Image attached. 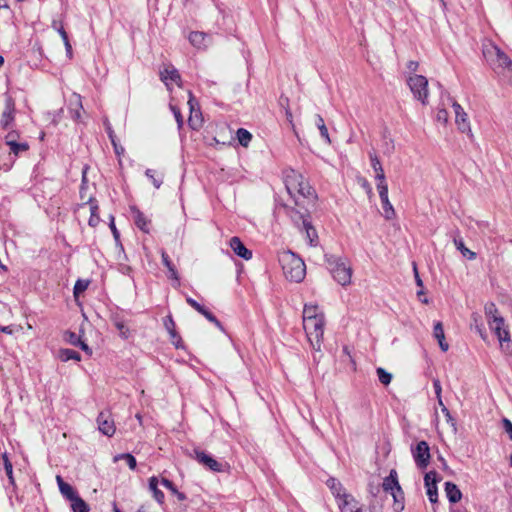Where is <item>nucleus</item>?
<instances>
[{"label": "nucleus", "mask_w": 512, "mask_h": 512, "mask_svg": "<svg viewBox=\"0 0 512 512\" xmlns=\"http://www.w3.org/2000/svg\"><path fill=\"white\" fill-rule=\"evenodd\" d=\"M418 63L417 62H410L409 65H408V68L411 70V71H416L417 68H418Z\"/></svg>", "instance_id": "obj_60"}, {"label": "nucleus", "mask_w": 512, "mask_h": 512, "mask_svg": "<svg viewBox=\"0 0 512 512\" xmlns=\"http://www.w3.org/2000/svg\"><path fill=\"white\" fill-rule=\"evenodd\" d=\"M159 485V479L156 476H152L148 479V487L151 491L154 500L162 505L165 500L164 493L158 488Z\"/></svg>", "instance_id": "obj_26"}, {"label": "nucleus", "mask_w": 512, "mask_h": 512, "mask_svg": "<svg viewBox=\"0 0 512 512\" xmlns=\"http://www.w3.org/2000/svg\"><path fill=\"white\" fill-rule=\"evenodd\" d=\"M337 502L341 512H358L361 509L357 501L346 492L337 494Z\"/></svg>", "instance_id": "obj_14"}, {"label": "nucleus", "mask_w": 512, "mask_h": 512, "mask_svg": "<svg viewBox=\"0 0 512 512\" xmlns=\"http://www.w3.org/2000/svg\"><path fill=\"white\" fill-rule=\"evenodd\" d=\"M196 459L202 463L203 465L207 466L210 470L214 472H221L222 467L221 464L218 463L214 458L206 454L202 451H196L195 452Z\"/></svg>", "instance_id": "obj_21"}, {"label": "nucleus", "mask_w": 512, "mask_h": 512, "mask_svg": "<svg viewBox=\"0 0 512 512\" xmlns=\"http://www.w3.org/2000/svg\"><path fill=\"white\" fill-rule=\"evenodd\" d=\"M111 320L113 321L116 329L119 332V336L126 340L130 337L131 331L129 327L126 325L125 321L119 318L118 316H112Z\"/></svg>", "instance_id": "obj_30"}, {"label": "nucleus", "mask_w": 512, "mask_h": 512, "mask_svg": "<svg viewBox=\"0 0 512 512\" xmlns=\"http://www.w3.org/2000/svg\"><path fill=\"white\" fill-rule=\"evenodd\" d=\"M502 424L509 438L512 440V422L509 419L504 418L502 420Z\"/></svg>", "instance_id": "obj_51"}, {"label": "nucleus", "mask_w": 512, "mask_h": 512, "mask_svg": "<svg viewBox=\"0 0 512 512\" xmlns=\"http://www.w3.org/2000/svg\"><path fill=\"white\" fill-rule=\"evenodd\" d=\"M236 137H237V140L238 142L243 146V147H248L251 140H252V134L244 129V128H239L236 132Z\"/></svg>", "instance_id": "obj_35"}, {"label": "nucleus", "mask_w": 512, "mask_h": 512, "mask_svg": "<svg viewBox=\"0 0 512 512\" xmlns=\"http://www.w3.org/2000/svg\"><path fill=\"white\" fill-rule=\"evenodd\" d=\"M88 203L90 205L91 213L88 224L91 227H96L100 222V216L98 214V205L92 198L89 199Z\"/></svg>", "instance_id": "obj_34"}, {"label": "nucleus", "mask_w": 512, "mask_h": 512, "mask_svg": "<svg viewBox=\"0 0 512 512\" xmlns=\"http://www.w3.org/2000/svg\"><path fill=\"white\" fill-rule=\"evenodd\" d=\"M0 331H2L3 333H6V334H11V331L8 329V327H2V328H0Z\"/></svg>", "instance_id": "obj_61"}, {"label": "nucleus", "mask_w": 512, "mask_h": 512, "mask_svg": "<svg viewBox=\"0 0 512 512\" xmlns=\"http://www.w3.org/2000/svg\"><path fill=\"white\" fill-rule=\"evenodd\" d=\"M330 488L333 490V493L337 497L338 493H343L345 490L342 488L341 484L338 483L335 479H331L328 481Z\"/></svg>", "instance_id": "obj_49"}, {"label": "nucleus", "mask_w": 512, "mask_h": 512, "mask_svg": "<svg viewBox=\"0 0 512 512\" xmlns=\"http://www.w3.org/2000/svg\"><path fill=\"white\" fill-rule=\"evenodd\" d=\"M415 279H416V283L418 286L422 287L423 286V282L421 280V278L419 277V274L417 272V269L415 268Z\"/></svg>", "instance_id": "obj_59"}, {"label": "nucleus", "mask_w": 512, "mask_h": 512, "mask_svg": "<svg viewBox=\"0 0 512 512\" xmlns=\"http://www.w3.org/2000/svg\"><path fill=\"white\" fill-rule=\"evenodd\" d=\"M64 337H65V340L70 343L71 345H74V346H77L79 341H80V337H78L75 333L73 332H66L64 334Z\"/></svg>", "instance_id": "obj_46"}, {"label": "nucleus", "mask_w": 512, "mask_h": 512, "mask_svg": "<svg viewBox=\"0 0 512 512\" xmlns=\"http://www.w3.org/2000/svg\"><path fill=\"white\" fill-rule=\"evenodd\" d=\"M303 329L313 350L320 352L324 339L325 313L315 303H306L302 313Z\"/></svg>", "instance_id": "obj_1"}, {"label": "nucleus", "mask_w": 512, "mask_h": 512, "mask_svg": "<svg viewBox=\"0 0 512 512\" xmlns=\"http://www.w3.org/2000/svg\"><path fill=\"white\" fill-rule=\"evenodd\" d=\"M186 301L197 312H199L201 315H203L208 321L213 323L218 329H220L221 331L224 330L222 324L217 320V318L209 310H207L203 305L199 304L197 301H195L193 298H190V297H188L186 299Z\"/></svg>", "instance_id": "obj_16"}, {"label": "nucleus", "mask_w": 512, "mask_h": 512, "mask_svg": "<svg viewBox=\"0 0 512 512\" xmlns=\"http://www.w3.org/2000/svg\"><path fill=\"white\" fill-rule=\"evenodd\" d=\"M314 119H315V124L318 127L320 134H321L322 138L324 139L325 143L330 145L332 143V140L330 138L328 128L326 127L323 117L319 114H316Z\"/></svg>", "instance_id": "obj_31"}, {"label": "nucleus", "mask_w": 512, "mask_h": 512, "mask_svg": "<svg viewBox=\"0 0 512 512\" xmlns=\"http://www.w3.org/2000/svg\"><path fill=\"white\" fill-rule=\"evenodd\" d=\"M452 109L457 130L469 139H473L475 135L467 111L456 101L452 103Z\"/></svg>", "instance_id": "obj_8"}, {"label": "nucleus", "mask_w": 512, "mask_h": 512, "mask_svg": "<svg viewBox=\"0 0 512 512\" xmlns=\"http://www.w3.org/2000/svg\"><path fill=\"white\" fill-rule=\"evenodd\" d=\"M433 386H434L438 405H442L444 402L442 400V387H441V383H440L439 379L433 380Z\"/></svg>", "instance_id": "obj_45"}, {"label": "nucleus", "mask_w": 512, "mask_h": 512, "mask_svg": "<svg viewBox=\"0 0 512 512\" xmlns=\"http://www.w3.org/2000/svg\"><path fill=\"white\" fill-rule=\"evenodd\" d=\"M109 221H110V223H109V227H110V229H111V231H112L113 237H114L115 241H116V242H118V241H119V238H120V234H119V232H118V230H117V228H116V225H115V218H114V216H113V215H110V216H109Z\"/></svg>", "instance_id": "obj_48"}, {"label": "nucleus", "mask_w": 512, "mask_h": 512, "mask_svg": "<svg viewBox=\"0 0 512 512\" xmlns=\"http://www.w3.org/2000/svg\"><path fill=\"white\" fill-rule=\"evenodd\" d=\"M406 83L414 97L421 104L426 105L429 98V83L428 79L416 73H411L406 79Z\"/></svg>", "instance_id": "obj_6"}, {"label": "nucleus", "mask_w": 512, "mask_h": 512, "mask_svg": "<svg viewBox=\"0 0 512 512\" xmlns=\"http://www.w3.org/2000/svg\"><path fill=\"white\" fill-rule=\"evenodd\" d=\"M487 323L490 330L496 335L499 347L504 353L512 352V339L503 317L499 314L494 304L485 308Z\"/></svg>", "instance_id": "obj_3"}, {"label": "nucleus", "mask_w": 512, "mask_h": 512, "mask_svg": "<svg viewBox=\"0 0 512 512\" xmlns=\"http://www.w3.org/2000/svg\"><path fill=\"white\" fill-rule=\"evenodd\" d=\"M89 286V280L79 279L74 285V296L77 297L79 294L84 292Z\"/></svg>", "instance_id": "obj_43"}, {"label": "nucleus", "mask_w": 512, "mask_h": 512, "mask_svg": "<svg viewBox=\"0 0 512 512\" xmlns=\"http://www.w3.org/2000/svg\"><path fill=\"white\" fill-rule=\"evenodd\" d=\"M145 174L152 181V183L156 189H159L161 187L162 182H163L162 175L158 174L156 171H154L152 169L146 170Z\"/></svg>", "instance_id": "obj_40"}, {"label": "nucleus", "mask_w": 512, "mask_h": 512, "mask_svg": "<svg viewBox=\"0 0 512 512\" xmlns=\"http://www.w3.org/2000/svg\"><path fill=\"white\" fill-rule=\"evenodd\" d=\"M135 417H136V419L138 420L139 424H140V425H142V423H143V418H142V416H141L140 414H136V416H135Z\"/></svg>", "instance_id": "obj_62"}, {"label": "nucleus", "mask_w": 512, "mask_h": 512, "mask_svg": "<svg viewBox=\"0 0 512 512\" xmlns=\"http://www.w3.org/2000/svg\"><path fill=\"white\" fill-rule=\"evenodd\" d=\"M454 244L456 248L461 252V254L466 257L469 260H474L476 258V253L468 249L465 245L463 240L461 239H455Z\"/></svg>", "instance_id": "obj_36"}, {"label": "nucleus", "mask_w": 512, "mask_h": 512, "mask_svg": "<svg viewBox=\"0 0 512 512\" xmlns=\"http://www.w3.org/2000/svg\"><path fill=\"white\" fill-rule=\"evenodd\" d=\"M188 94H189L188 105H189V110H190L188 124L192 129L197 130L203 124V117H202V113L199 109L198 103L195 101L194 97L192 96V94L190 92Z\"/></svg>", "instance_id": "obj_11"}, {"label": "nucleus", "mask_w": 512, "mask_h": 512, "mask_svg": "<svg viewBox=\"0 0 512 512\" xmlns=\"http://www.w3.org/2000/svg\"><path fill=\"white\" fill-rule=\"evenodd\" d=\"M161 79L171 89L174 85L180 86V75L175 69H166L161 72Z\"/></svg>", "instance_id": "obj_23"}, {"label": "nucleus", "mask_w": 512, "mask_h": 512, "mask_svg": "<svg viewBox=\"0 0 512 512\" xmlns=\"http://www.w3.org/2000/svg\"><path fill=\"white\" fill-rule=\"evenodd\" d=\"M380 200H381V206H382V215L386 220H393L396 217L395 209L390 202L389 199V190L388 186L379 187L377 188Z\"/></svg>", "instance_id": "obj_10"}, {"label": "nucleus", "mask_w": 512, "mask_h": 512, "mask_svg": "<svg viewBox=\"0 0 512 512\" xmlns=\"http://www.w3.org/2000/svg\"><path fill=\"white\" fill-rule=\"evenodd\" d=\"M97 423H98L99 431L101 433H103L104 435L111 437L115 434L116 427H115L114 421L110 415L105 414V413H100L97 418Z\"/></svg>", "instance_id": "obj_15"}, {"label": "nucleus", "mask_w": 512, "mask_h": 512, "mask_svg": "<svg viewBox=\"0 0 512 512\" xmlns=\"http://www.w3.org/2000/svg\"><path fill=\"white\" fill-rule=\"evenodd\" d=\"M6 144L10 147L12 153L14 155H18L21 152H25L29 149V144L27 142L18 143L12 137V133H9L5 138Z\"/></svg>", "instance_id": "obj_27"}, {"label": "nucleus", "mask_w": 512, "mask_h": 512, "mask_svg": "<svg viewBox=\"0 0 512 512\" xmlns=\"http://www.w3.org/2000/svg\"><path fill=\"white\" fill-rule=\"evenodd\" d=\"M169 277L174 279L175 281H178V274L174 266L168 268Z\"/></svg>", "instance_id": "obj_56"}, {"label": "nucleus", "mask_w": 512, "mask_h": 512, "mask_svg": "<svg viewBox=\"0 0 512 512\" xmlns=\"http://www.w3.org/2000/svg\"><path fill=\"white\" fill-rule=\"evenodd\" d=\"M278 261L281 265L284 277L295 283H300L306 275V266L304 261L290 250L282 251L278 254Z\"/></svg>", "instance_id": "obj_4"}, {"label": "nucleus", "mask_w": 512, "mask_h": 512, "mask_svg": "<svg viewBox=\"0 0 512 512\" xmlns=\"http://www.w3.org/2000/svg\"><path fill=\"white\" fill-rule=\"evenodd\" d=\"M433 336L437 340L440 349L443 352H447L449 350V344L445 339V332H444L443 324L440 321H438L434 324Z\"/></svg>", "instance_id": "obj_22"}, {"label": "nucleus", "mask_w": 512, "mask_h": 512, "mask_svg": "<svg viewBox=\"0 0 512 512\" xmlns=\"http://www.w3.org/2000/svg\"><path fill=\"white\" fill-rule=\"evenodd\" d=\"M70 502L71 509L73 512H89V506L80 496H78L77 498L73 499Z\"/></svg>", "instance_id": "obj_38"}, {"label": "nucleus", "mask_w": 512, "mask_h": 512, "mask_svg": "<svg viewBox=\"0 0 512 512\" xmlns=\"http://www.w3.org/2000/svg\"><path fill=\"white\" fill-rule=\"evenodd\" d=\"M58 358L62 362H67L69 360H74L77 362L81 361V356L79 355V353H77L76 351H74L72 349H68V348L60 349L58 351Z\"/></svg>", "instance_id": "obj_33"}, {"label": "nucleus", "mask_w": 512, "mask_h": 512, "mask_svg": "<svg viewBox=\"0 0 512 512\" xmlns=\"http://www.w3.org/2000/svg\"><path fill=\"white\" fill-rule=\"evenodd\" d=\"M112 143H113V146H114V148H115V152H116L118 155H121V154L124 152V148H123V147L118 146L114 140H112Z\"/></svg>", "instance_id": "obj_58"}, {"label": "nucleus", "mask_w": 512, "mask_h": 512, "mask_svg": "<svg viewBox=\"0 0 512 512\" xmlns=\"http://www.w3.org/2000/svg\"><path fill=\"white\" fill-rule=\"evenodd\" d=\"M171 110H172V112L174 114V117L176 119L178 128L181 129L184 122H183V118H182V115L180 113V110L178 108H176L175 106H172V105H171Z\"/></svg>", "instance_id": "obj_50"}, {"label": "nucleus", "mask_w": 512, "mask_h": 512, "mask_svg": "<svg viewBox=\"0 0 512 512\" xmlns=\"http://www.w3.org/2000/svg\"><path fill=\"white\" fill-rule=\"evenodd\" d=\"M437 121L442 124H447L449 115L446 109H439L436 114Z\"/></svg>", "instance_id": "obj_47"}, {"label": "nucleus", "mask_w": 512, "mask_h": 512, "mask_svg": "<svg viewBox=\"0 0 512 512\" xmlns=\"http://www.w3.org/2000/svg\"><path fill=\"white\" fill-rule=\"evenodd\" d=\"M54 27L57 30V32L59 33V35L61 36L62 40L66 41V39H68V36H67V33L64 30L63 26L60 25L59 27H57L56 22H54Z\"/></svg>", "instance_id": "obj_52"}, {"label": "nucleus", "mask_w": 512, "mask_h": 512, "mask_svg": "<svg viewBox=\"0 0 512 512\" xmlns=\"http://www.w3.org/2000/svg\"><path fill=\"white\" fill-rule=\"evenodd\" d=\"M445 494H446V497L448 498L449 502H451V503H457L462 498L461 491L459 490L457 485H455L452 482L445 483Z\"/></svg>", "instance_id": "obj_28"}, {"label": "nucleus", "mask_w": 512, "mask_h": 512, "mask_svg": "<svg viewBox=\"0 0 512 512\" xmlns=\"http://www.w3.org/2000/svg\"><path fill=\"white\" fill-rule=\"evenodd\" d=\"M161 483H162V485H163L165 488H167V489H168V490H169L173 495H175L179 501H184V500L186 499L185 494H184V493H182V492H180V491H179V490L174 486V484H173L170 480H168V479H166V478H163V479L161 480Z\"/></svg>", "instance_id": "obj_37"}, {"label": "nucleus", "mask_w": 512, "mask_h": 512, "mask_svg": "<svg viewBox=\"0 0 512 512\" xmlns=\"http://www.w3.org/2000/svg\"><path fill=\"white\" fill-rule=\"evenodd\" d=\"M426 493L431 503H436L438 500L437 491V474L434 471H430L425 474L424 477Z\"/></svg>", "instance_id": "obj_13"}, {"label": "nucleus", "mask_w": 512, "mask_h": 512, "mask_svg": "<svg viewBox=\"0 0 512 512\" xmlns=\"http://www.w3.org/2000/svg\"><path fill=\"white\" fill-rule=\"evenodd\" d=\"M131 211H132V213L134 215L135 224L137 225V227L140 230H142L143 232L148 233L149 232V227H148L149 221H148V219L136 207H131Z\"/></svg>", "instance_id": "obj_29"}, {"label": "nucleus", "mask_w": 512, "mask_h": 512, "mask_svg": "<svg viewBox=\"0 0 512 512\" xmlns=\"http://www.w3.org/2000/svg\"><path fill=\"white\" fill-rule=\"evenodd\" d=\"M376 373H377L379 381L383 385L388 386L391 383L393 376L390 372H388L387 370H385L382 367H379L376 369Z\"/></svg>", "instance_id": "obj_39"}, {"label": "nucleus", "mask_w": 512, "mask_h": 512, "mask_svg": "<svg viewBox=\"0 0 512 512\" xmlns=\"http://www.w3.org/2000/svg\"><path fill=\"white\" fill-rule=\"evenodd\" d=\"M162 261L167 269L173 266L169 260L168 255L165 252L162 253Z\"/></svg>", "instance_id": "obj_55"}, {"label": "nucleus", "mask_w": 512, "mask_h": 512, "mask_svg": "<svg viewBox=\"0 0 512 512\" xmlns=\"http://www.w3.org/2000/svg\"><path fill=\"white\" fill-rule=\"evenodd\" d=\"M188 40L192 46L199 50H204L210 45L209 36L206 33L200 31L191 32L188 35Z\"/></svg>", "instance_id": "obj_17"}, {"label": "nucleus", "mask_w": 512, "mask_h": 512, "mask_svg": "<svg viewBox=\"0 0 512 512\" xmlns=\"http://www.w3.org/2000/svg\"><path fill=\"white\" fill-rule=\"evenodd\" d=\"M283 179L287 192L297 206L308 208L315 204L316 192L300 172L287 169L283 173Z\"/></svg>", "instance_id": "obj_2"}, {"label": "nucleus", "mask_w": 512, "mask_h": 512, "mask_svg": "<svg viewBox=\"0 0 512 512\" xmlns=\"http://www.w3.org/2000/svg\"><path fill=\"white\" fill-rule=\"evenodd\" d=\"M56 482L60 493L69 501H72L79 496L70 484L64 482L60 475L56 476Z\"/></svg>", "instance_id": "obj_24"}, {"label": "nucleus", "mask_w": 512, "mask_h": 512, "mask_svg": "<svg viewBox=\"0 0 512 512\" xmlns=\"http://www.w3.org/2000/svg\"><path fill=\"white\" fill-rule=\"evenodd\" d=\"M164 325L167 329L168 334L171 337V341H172L173 345L178 349L183 348V343H182L181 337L177 334V332L175 330V323H174L173 319L171 317H167L164 321Z\"/></svg>", "instance_id": "obj_25"}, {"label": "nucleus", "mask_w": 512, "mask_h": 512, "mask_svg": "<svg viewBox=\"0 0 512 512\" xmlns=\"http://www.w3.org/2000/svg\"><path fill=\"white\" fill-rule=\"evenodd\" d=\"M4 467H5L6 473H7L8 477H9L10 481L13 482L14 481V479H13V467H12L11 462H7Z\"/></svg>", "instance_id": "obj_53"}, {"label": "nucleus", "mask_w": 512, "mask_h": 512, "mask_svg": "<svg viewBox=\"0 0 512 512\" xmlns=\"http://www.w3.org/2000/svg\"><path fill=\"white\" fill-rule=\"evenodd\" d=\"M382 487L383 490L389 494L402 489L399 483L398 473L395 469H392L389 475L383 479Z\"/></svg>", "instance_id": "obj_19"}, {"label": "nucleus", "mask_w": 512, "mask_h": 512, "mask_svg": "<svg viewBox=\"0 0 512 512\" xmlns=\"http://www.w3.org/2000/svg\"><path fill=\"white\" fill-rule=\"evenodd\" d=\"M413 458L417 466L421 469L427 468L430 462V448L426 441H420L412 449Z\"/></svg>", "instance_id": "obj_9"}, {"label": "nucleus", "mask_w": 512, "mask_h": 512, "mask_svg": "<svg viewBox=\"0 0 512 512\" xmlns=\"http://www.w3.org/2000/svg\"><path fill=\"white\" fill-rule=\"evenodd\" d=\"M329 269L332 277L342 286H347L352 282V267L348 260L342 258H331L329 260Z\"/></svg>", "instance_id": "obj_7"}, {"label": "nucleus", "mask_w": 512, "mask_h": 512, "mask_svg": "<svg viewBox=\"0 0 512 512\" xmlns=\"http://www.w3.org/2000/svg\"><path fill=\"white\" fill-rule=\"evenodd\" d=\"M303 226L306 232V237L309 239L310 244L314 245L318 238L315 228L308 222H304Z\"/></svg>", "instance_id": "obj_42"}, {"label": "nucleus", "mask_w": 512, "mask_h": 512, "mask_svg": "<svg viewBox=\"0 0 512 512\" xmlns=\"http://www.w3.org/2000/svg\"><path fill=\"white\" fill-rule=\"evenodd\" d=\"M113 512H121L115 503L113 504Z\"/></svg>", "instance_id": "obj_64"}, {"label": "nucleus", "mask_w": 512, "mask_h": 512, "mask_svg": "<svg viewBox=\"0 0 512 512\" xmlns=\"http://www.w3.org/2000/svg\"><path fill=\"white\" fill-rule=\"evenodd\" d=\"M485 56L491 68L499 75L507 77L512 84V60L496 45H491L485 51Z\"/></svg>", "instance_id": "obj_5"}, {"label": "nucleus", "mask_w": 512, "mask_h": 512, "mask_svg": "<svg viewBox=\"0 0 512 512\" xmlns=\"http://www.w3.org/2000/svg\"><path fill=\"white\" fill-rule=\"evenodd\" d=\"M371 166L375 173L376 188L388 186L384 169L376 155L371 156Z\"/></svg>", "instance_id": "obj_18"}, {"label": "nucleus", "mask_w": 512, "mask_h": 512, "mask_svg": "<svg viewBox=\"0 0 512 512\" xmlns=\"http://www.w3.org/2000/svg\"><path fill=\"white\" fill-rule=\"evenodd\" d=\"M63 43H64V46H65V49H66L67 54H68L69 56H71V55H72V47H71V45H70V43H69V40H68V39H66V41H63Z\"/></svg>", "instance_id": "obj_57"}, {"label": "nucleus", "mask_w": 512, "mask_h": 512, "mask_svg": "<svg viewBox=\"0 0 512 512\" xmlns=\"http://www.w3.org/2000/svg\"><path fill=\"white\" fill-rule=\"evenodd\" d=\"M228 245L231 248V250L234 252V254L236 256H238L239 258H241L245 261H249L252 259V257H253L252 251L249 250L244 245V243L242 242V240L239 237H237V236L232 237L228 241Z\"/></svg>", "instance_id": "obj_12"}, {"label": "nucleus", "mask_w": 512, "mask_h": 512, "mask_svg": "<svg viewBox=\"0 0 512 512\" xmlns=\"http://www.w3.org/2000/svg\"><path fill=\"white\" fill-rule=\"evenodd\" d=\"M440 409H441V412L444 414L445 418H446V421L454 428L456 429V422L454 420V418L452 417L450 411L448 410V408L445 406V404L443 403L442 405H439Z\"/></svg>", "instance_id": "obj_44"}, {"label": "nucleus", "mask_w": 512, "mask_h": 512, "mask_svg": "<svg viewBox=\"0 0 512 512\" xmlns=\"http://www.w3.org/2000/svg\"><path fill=\"white\" fill-rule=\"evenodd\" d=\"M0 8H8L5 0H0Z\"/></svg>", "instance_id": "obj_63"}, {"label": "nucleus", "mask_w": 512, "mask_h": 512, "mask_svg": "<svg viewBox=\"0 0 512 512\" xmlns=\"http://www.w3.org/2000/svg\"><path fill=\"white\" fill-rule=\"evenodd\" d=\"M120 459H124L131 470H134L136 468V465H137L136 459L132 454H130V453L119 454L113 458L114 462H117Z\"/></svg>", "instance_id": "obj_41"}, {"label": "nucleus", "mask_w": 512, "mask_h": 512, "mask_svg": "<svg viewBox=\"0 0 512 512\" xmlns=\"http://www.w3.org/2000/svg\"><path fill=\"white\" fill-rule=\"evenodd\" d=\"M393 498L392 508L395 512H402L405 507V497L403 490H398L390 494Z\"/></svg>", "instance_id": "obj_32"}, {"label": "nucleus", "mask_w": 512, "mask_h": 512, "mask_svg": "<svg viewBox=\"0 0 512 512\" xmlns=\"http://www.w3.org/2000/svg\"><path fill=\"white\" fill-rule=\"evenodd\" d=\"M84 352H86L88 355H92V350L91 348L84 342L80 339L78 345Z\"/></svg>", "instance_id": "obj_54"}, {"label": "nucleus", "mask_w": 512, "mask_h": 512, "mask_svg": "<svg viewBox=\"0 0 512 512\" xmlns=\"http://www.w3.org/2000/svg\"><path fill=\"white\" fill-rule=\"evenodd\" d=\"M15 104L11 98H7L5 101V108L2 112L0 124L3 128H7L14 121Z\"/></svg>", "instance_id": "obj_20"}]
</instances>
